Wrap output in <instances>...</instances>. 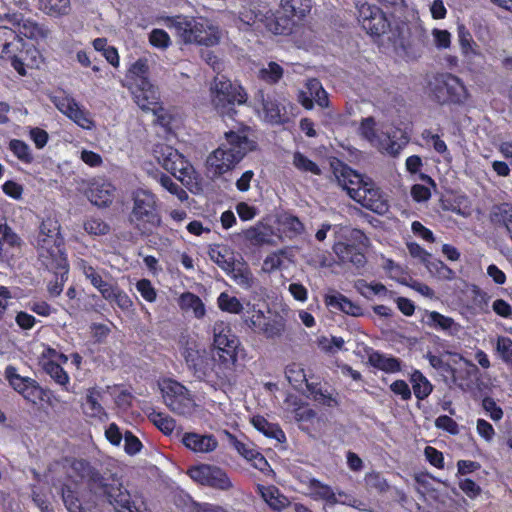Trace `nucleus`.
<instances>
[{
    "label": "nucleus",
    "mask_w": 512,
    "mask_h": 512,
    "mask_svg": "<svg viewBox=\"0 0 512 512\" xmlns=\"http://www.w3.org/2000/svg\"><path fill=\"white\" fill-rule=\"evenodd\" d=\"M257 142L251 129L240 125L224 133V140L206 159V168L212 177H219L233 170L248 153L256 150Z\"/></svg>",
    "instance_id": "nucleus-1"
},
{
    "label": "nucleus",
    "mask_w": 512,
    "mask_h": 512,
    "mask_svg": "<svg viewBox=\"0 0 512 512\" xmlns=\"http://www.w3.org/2000/svg\"><path fill=\"white\" fill-rule=\"evenodd\" d=\"M73 469L79 473L82 479L87 481L88 488L97 496L105 497L119 512H145L146 505L142 499L131 498L119 479L115 477L105 478L87 461L77 460L73 463Z\"/></svg>",
    "instance_id": "nucleus-2"
},
{
    "label": "nucleus",
    "mask_w": 512,
    "mask_h": 512,
    "mask_svg": "<svg viewBox=\"0 0 512 512\" xmlns=\"http://www.w3.org/2000/svg\"><path fill=\"white\" fill-rule=\"evenodd\" d=\"M62 246L63 238L60 234L58 220L47 217L41 222L36 238L38 255L48 269H59L61 274H65L68 272V265ZM61 278H63V275H61Z\"/></svg>",
    "instance_id": "nucleus-3"
},
{
    "label": "nucleus",
    "mask_w": 512,
    "mask_h": 512,
    "mask_svg": "<svg viewBox=\"0 0 512 512\" xmlns=\"http://www.w3.org/2000/svg\"><path fill=\"white\" fill-rule=\"evenodd\" d=\"M129 223L143 234H148L161 223L159 200L149 189L136 188L130 194Z\"/></svg>",
    "instance_id": "nucleus-4"
},
{
    "label": "nucleus",
    "mask_w": 512,
    "mask_h": 512,
    "mask_svg": "<svg viewBox=\"0 0 512 512\" xmlns=\"http://www.w3.org/2000/svg\"><path fill=\"white\" fill-rule=\"evenodd\" d=\"M210 101L221 115L232 116L236 113L235 104L241 105L247 101L244 88L231 82L226 76L218 74L210 85Z\"/></svg>",
    "instance_id": "nucleus-5"
},
{
    "label": "nucleus",
    "mask_w": 512,
    "mask_h": 512,
    "mask_svg": "<svg viewBox=\"0 0 512 512\" xmlns=\"http://www.w3.org/2000/svg\"><path fill=\"white\" fill-rule=\"evenodd\" d=\"M375 125L376 123L374 118L367 117L362 120L359 131L362 137L368 140L382 153L395 157L408 144L409 138L401 131H393L392 133L382 132L381 134H377Z\"/></svg>",
    "instance_id": "nucleus-6"
},
{
    "label": "nucleus",
    "mask_w": 512,
    "mask_h": 512,
    "mask_svg": "<svg viewBox=\"0 0 512 512\" xmlns=\"http://www.w3.org/2000/svg\"><path fill=\"white\" fill-rule=\"evenodd\" d=\"M431 97L439 104H460L468 98V92L463 82L455 75L441 73L429 82Z\"/></svg>",
    "instance_id": "nucleus-7"
},
{
    "label": "nucleus",
    "mask_w": 512,
    "mask_h": 512,
    "mask_svg": "<svg viewBox=\"0 0 512 512\" xmlns=\"http://www.w3.org/2000/svg\"><path fill=\"white\" fill-rule=\"evenodd\" d=\"M154 156L158 163L182 183H190L194 168L190 162L175 148L164 143L155 145Z\"/></svg>",
    "instance_id": "nucleus-8"
},
{
    "label": "nucleus",
    "mask_w": 512,
    "mask_h": 512,
    "mask_svg": "<svg viewBox=\"0 0 512 512\" xmlns=\"http://www.w3.org/2000/svg\"><path fill=\"white\" fill-rule=\"evenodd\" d=\"M163 399L166 406L174 413L189 416L195 410V402L185 386L176 381L164 382Z\"/></svg>",
    "instance_id": "nucleus-9"
},
{
    "label": "nucleus",
    "mask_w": 512,
    "mask_h": 512,
    "mask_svg": "<svg viewBox=\"0 0 512 512\" xmlns=\"http://www.w3.org/2000/svg\"><path fill=\"white\" fill-rule=\"evenodd\" d=\"M188 475L195 482L221 491H229L233 483L227 472L215 465L201 464L188 470Z\"/></svg>",
    "instance_id": "nucleus-10"
},
{
    "label": "nucleus",
    "mask_w": 512,
    "mask_h": 512,
    "mask_svg": "<svg viewBox=\"0 0 512 512\" xmlns=\"http://www.w3.org/2000/svg\"><path fill=\"white\" fill-rule=\"evenodd\" d=\"M358 21L362 28L372 36H380L389 28L385 14L375 5L363 3L358 7Z\"/></svg>",
    "instance_id": "nucleus-11"
},
{
    "label": "nucleus",
    "mask_w": 512,
    "mask_h": 512,
    "mask_svg": "<svg viewBox=\"0 0 512 512\" xmlns=\"http://www.w3.org/2000/svg\"><path fill=\"white\" fill-rule=\"evenodd\" d=\"M213 345L217 350V356L224 354V356L237 358L236 351L239 346V340L232 333L229 325L223 321H218L213 325Z\"/></svg>",
    "instance_id": "nucleus-12"
},
{
    "label": "nucleus",
    "mask_w": 512,
    "mask_h": 512,
    "mask_svg": "<svg viewBox=\"0 0 512 512\" xmlns=\"http://www.w3.org/2000/svg\"><path fill=\"white\" fill-rule=\"evenodd\" d=\"M236 360L237 358L224 356V354H219V356L215 357L209 373L210 376L207 377L206 383L214 388H222L231 384L233 379V366Z\"/></svg>",
    "instance_id": "nucleus-13"
},
{
    "label": "nucleus",
    "mask_w": 512,
    "mask_h": 512,
    "mask_svg": "<svg viewBox=\"0 0 512 512\" xmlns=\"http://www.w3.org/2000/svg\"><path fill=\"white\" fill-rule=\"evenodd\" d=\"M355 201L380 215L385 214L389 209L387 199L372 179L364 184L360 193H356Z\"/></svg>",
    "instance_id": "nucleus-14"
},
{
    "label": "nucleus",
    "mask_w": 512,
    "mask_h": 512,
    "mask_svg": "<svg viewBox=\"0 0 512 512\" xmlns=\"http://www.w3.org/2000/svg\"><path fill=\"white\" fill-rule=\"evenodd\" d=\"M131 90L134 101L142 110L156 113L159 108V95L149 80L133 83Z\"/></svg>",
    "instance_id": "nucleus-15"
},
{
    "label": "nucleus",
    "mask_w": 512,
    "mask_h": 512,
    "mask_svg": "<svg viewBox=\"0 0 512 512\" xmlns=\"http://www.w3.org/2000/svg\"><path fill=\"white\" fill-rule=\"evenodd\" d=\"M197 20L198 17L177 15L174 17H167L164 22L165 26L181 43L193 44V41H196V38L192 33V24H195Z\"/></svg>",
    "instance_id": "nucleus-16"
},
{
    "label": "nucleus",
    "mask_w": 512,
    "mask_h": 512,
    "mask_svg": "<svg viewBox=\"0 0 512 512\" xmlns=\"http://www.w3.org/2000/svg\"><path fill=\"white\" fill-rule=\"evenodd\" d=\"M183 445L194 453L206 454L214 452L219 443L213 434L186 432L182 436Z\"/></svg>",
    "instance_id": "nucleus-17"
},
{
    "label": "nucleus",
    "mask_w": 512,
    "mask_h": 512,
    "mask_svg": "<svg viewBox=\"0 0 512 512\" xmlns=\"http://www.w3.org/2000/svg\"><path fill=\"white\" fill-rule=\"evenodd\" d=\"M192 33L195 35L196 41L193 44L203 46H214L219 43L220 32L210 20L198 17L195 24H192Z\"/></svg>",
    "instance_id": "nucleus-18"
},
{
    "label": "nucleus",
    "mask_w": 512,
    "mask_h": 512,
    "mask_svg": "<svg viewBox=\"0 0 512 512\" xmlns=\"http://www.w3.org/2000/svg\"><path fill=\"white\" fill-rule=\"evenodd\" d=\"M339 185L347 191L348 195L355 201L356 193H360L363 186L371 178L363 176L348 166H342L339 174L336 175Z\"/></svg>",
    "instance_id": "nucleus-19"
},
{
    "label": "nucleus",
    "mask_w": 512,
    "mask_h": 512,
    "mask_svg": "<svg viewBox=\"0 0 512 512\" xmlns=\"http://www.w3.org/2000/svg\"><path fill=\"white\" fill-rule=\"evenodd\" d=\"M115 187L105 181H94L90 184L86 194L90 202L98 207L109 206L114 198Z\"/></svg>",
    "instance_id": "nucleus-20"
},
{
    "label": "nucleus",
    "mask_w": 512,
    "mask_h": 512,
    "mask_svg": "<svg viewBox=\"0 0 512 512\" xmlns=\"http://www.w3.org/2000/svg\"><path fill=\"white\" fill-rule=\"evenodd\" d=\"M423 321L428 327L446 332L450 336L457 335L461 329L460 325L453 318L437 311H425Z\"/></svg>",
    "instance_id": "nucleus-21"
},
{
    "label": "nucleus",
    "mask_w": 512,
    "mask_h": 512,
    "mask_svg": "<svg viewBox=\"0 0 512 512\" xmlns=\"http://www.w3.org/2000/svg\"><path fill=\"white\" fill-rule=\"evenodd\" d=\"M457 36L461 53L467 64L472 65L477 57L482 58L478 45L464 24H458Z\"/></svg>",
    "instance_id": "nucleus-22"
},
{
    "label": "nucleus",
    "mask_w": 512,
    "mask_h": 512,
    "mask_svg": "<svg viewBox=\"0 0 512 512\" xmlns=\"http://www.w3.org/2000/svg\"><path fill=\"white\" fill-rule=\"evenodd\" d=\"M5 376L10 385L27 400H31L36 391V382L29 377H22L13 366L5 369Z\"/></svg>",
    "instance_id": "nucleus-23"
},
{
    "label": "nucleus",
    "mask_w": 512,
    "mask_h": 512,
    "mask_svg": "<svg viewBox=\"0 0 512 512\" xmlns=\"http://www.w3.org/2000/svg\"><path fill=\"white\" fill-rule=\"evenodd\" d=\"M334 252L344 263H351L356 268L363 267L366 263V257L361 248L352 244L337 243L334 245Z\"/></svg>",
    "instance_id": "nucleus-24"
},
{
    "label": "nucleus",
    "mask_w": 512,
    "mask_h": 512,
    "mask_svg": "<svg viewBox=\"0 0 512 512\" xmlns=\"http://www.w3.org/2000/svg\"><path fill=\"white\" fill-rule=\"evenodd\" d=\"M257 490L267 505L276 511H281L290 505L289 499L277 487L258 485Z\"/></svg>",
    "instance_id": "nucleus-25"
},
{
    "label": "nucleus",
    "mask_w": 512,
    "mask_h": 512,
    "mask_svg": "<svg viewBox=\"0 0 512 512\" xmlns=\"http://www.w3.org/2000/svg\"><path fill=\"white\" fill-rule=\"evenodd\" d=\"M226 273L243 289L248 290L254 284V277L249 266L240 260L234 262Z\"/></svg>",
    "instance_id": "nucleus-26"
},
{
    "label": "nucleus",
    "mask_w": 512,
    "mask_h": 512,
    "mask_svg": "<svg viewBox=\"0 0 512 512\" xmlns=\"http://www.w3.org/2000/svg\"><path fill=\"white\" fill-rule=\"evenodd\" d=\"M368 362L375 368L383 370L387 373H395L400 371L401 366L397 358L386 356L373 349L367 350Z\"/></svg>",
    "instance_id": "nucleus-27"
},
{
    "label": "nucleus",
    "mask_w": 512,
    "mask_h": 512,
    "mask_svg": "<svg viewBox=\"0 0 512 512\" xmlns=\"http://www.w3.org/2000/svg\"><path fill=\"white\" fill-rule=\"evenodd\" d=\"M18 35L16 31L6 26H0V57H12L18 50Z\"/></svg>",
    "instance_id": "nucleus-28"
},
{
    "label": "nucleus",
    "mask_w": 512,
    "mask_h": 512,
    "mask_svg": "<svg viewBox=\"0 0 512 512\" xmlns=\"http://www.w3.org/2000/svg\"><path fill=\"white\" fill-rule=\"evenodd\" d=\"M251 423L259 432L269 438L277 440V442L281 443L286 440L285 434L281 428L277 424L268 422L263 416H254L251 419Z\"/></svg>",
    "instance_id": "nucleus-29"
},
{
    "label": "nucleus",
    "mask_w": 512,
    "mask_h": 512,
    "mask_svg": "<svg viewBox=\"0 0 512 512\" xmlns=\"http://www.w3.org/2000/svg\"><path fill=\"white\" fill-rule=\"evenodd\" d=\"M325 303L328 307L341 310L349 315L357 316L360 313V307L354 305L348 298L340 293L326 295Z\"/></svg>",
    "instance_id": "nucleus-30"
},
{
    "label": "nucleus",
    "mask_w": 512,
    "mask_h": 512,
    "mask_svg": "<svg viewBox=\"0 0 512 512\" xmlns=\"http://www.w3.org/2000/svg\"><path fill=\"white\" fill-rule=\"evenodd\" d=\"M226 434L228 436L230 444L242 457L249 461L258 460L259 462L267 464L264 457L253 447L252 443L242 442L229 432H226Z\"/></svg>",
    "instance_id": "nucleus-31"
},
{
    "label": "nucleus",
    "mask_w": 512,
    "mask_h": 512,
    "mask_svg": "<svg viewBox=\"0 0 512 512\" xmlns=\"http://www.w3.org/2000/svg\"><path fill=\"white\" fill-rule=\"evenodd\" d=\"M208 255L210 259L225 272L237 261L234 259L233 253L229 251V249L220 245L210 246Z\"/></svg>",
    "instance_id": "nucleus-32"
},
{
    "label": "nucleus",
    "mask_w": 512,
    "mask_h": 512,
    "mask_svg": "<svg viewBox=\"0 0 512 512\" xmlns=\"http://www.w3.org/2000/svg\"><path fill=\"white\" fill-rule=\"evenodd\" d=\"M179 306L184 311H192L194 316L198 319L204 317L206 312L205 305L200 297L191 292L181 294Z\"/></svg>",
    "instance_id": "nucleus-33"
},
{
    "label": "nucleus",
    "mask_w": 512,
    "mask_h": 512,
    "mask_svg": "<svg viewBox=\"0 0 512 512\" xmlns=\"http://www.w3.org/2000/svg\"><path fill=\"white\" fill-rule=\"evenodd\" d=\"M491 220L496 224H502L512 236V205L502 203L495 205L491 210Z\"/></svg>",
    "instance_id": "nucleus-34"
},
{
    "label": "nucleus",
    "mask_w": 512,
    "mask_h": 512,
    "mask_svg": "<svg viewBox=\"0 0 512 512\" xmlns=\"http://www.w3.org/2000/svg\"><path fill=\"white\" fill-rule=\"evenodd\" d=\"M100 392L95 388L89 389L83 404L84 413L89 417L100 418L104 415V409L99 403Z\"/></svg>",
    "instance_id": "nucleus-35"
},
{
    "label": "nucleus",
    "mask_w": 512,
    "mask_h": 512,
    "mask_svg": "<svg viewBox=\"0 0 512 512\" xmlns=\"http://www.w3.org/2000/svg\"><path fill=\"white\" fill-rule=\"evenodd\" d=\"M412 388L417 399L423 400L428 397L433 386L429 380L419 371H415L411 376Z\"/></svg>",
    "instance_id": "nucleus-36"
},
{
    "label": "nucleus",
    "mask_w": 512,
    "mask_h": 512,
    "mask_svg": "<svg viewBox=\"0 0 512 512\" xmlns=\"http://www.w3.org/2000/svg\"><path fill=\"white\" fill-rule=\"evenodd\" d=\"M281 6L288 15L303 18L311 10V0H281Z\"/></svg>",
    "instance_id": "nucleus-37"
},
{
    "label": "nucleus",
    "mask_w": 512,
    "mask_h": 512,
    "mask_svg": "<svg viewBox=\"0 0 512 512\" xmlns=\"http://www.w3.org/2000/svg\"><path fill=\"white\" fill-rule=\"evenodd\" d=\"M40 9L54 17L66 15L70 11V0H40Z\"/></svg>",
    "instance_id": "nucleus-38"
},
{
    "label": "nucleus",
    "mask_w": 512,
    "mask_h": 512,
    "mask_svg": "<svg viewBox=\"0 0 512 512\" xmlns=\"http://www.w3.org/2000/svg\"><path fill=\"white\" fill-rule=\"evenodd\" d=\"M18 32L30 39L46 38L49 33L48 29L39 25L32 19H23L18 28Z\"/></svg>",
    "instance_id": "nucleus-39"
},
{
    "label": "nucleus",
    "mask_w": 512,
    "mask_h": 512,
    "mask_svg": "<svg viewBox=\"0 0 512 512\" xmlns=\"http://www.w3.org/2000/svg\"><path fill=\"white\" fill-rule=\"evenodd\" d=\"M153 178L168 192L175 195L180 201H185L188 198L187 192L180 187L178 184L173 182L171 177L168 175L157 172L154 174Z\"/></svg>",
    "instance_id": "nucleus-40"
},
{
    "label": "nucleus",
    "mask_w": 512,
    "mask_h": 512,
    "mask_svg": "<svg viewBox=\"0 0 512 512\" xmlns=\"http://www.w3.org/2000/svg\"><path fill=\"white\" fill-rule=\"evenodd\" d=\"M292 164L297 170L303 173H311L313 175L321 174L320 167L301 152L297 151L293 154Z\"/></svg>",
    "instance_id": "nucleus-41"
},
{
    "label": "nucleus",
    "mask_w": 512,
    "mask_h": 512,
    "mask_svg": "<svg viewBox=\"0 0 512 512\" xmlns=\"http://www.w3.org/2000/svg\"><path fill=\"white\" fill-rule=\"evenodd\" d=\"M242 319L249 329L260 334L265 321L264 313L261 310L256 309L253 305L251 310H247L242 316Z\"/></svg>",
    "instance_id": "nucleus-42"
},
{
    "label": "nucleus",
    "mask_w": 512,
    "mask_h": 512,
    "mask_svg": "<svg viewBox=\"0 0 512 512\" xmlns=\"http://www.w3.org/2000/svg\"><path fill=\"white\" fill-rule=\"evenodd\" d=\"M286 330L285 321L283 318H275L269 321H264L260 334H263L268 339L280 338Z\"/></svg>",
    "instance_id": "nucleus-43"
},
{
    "label": "nucleus",
    "mask_w": 512,
    "mask_h": 512,
    "mask_svg": "<svg viewBox=\"0 0 512 512\" xmlns=\"http://www.w3.org/2000/svg\"><path fill=\"white\" fill-rule=\"evenodd\" d=\"M84 230L92 236H103L109 233L110 226L100 217L91 216L83 223Z\"/></svg>",
    "instance_id": "nucleus-44"
},
{
    "label": "nucleus",
    "mask_w": 512,
    "mask_h": 512,
    "mask_svg": "<svg viewBox=\"0 0 512 512\" xmlns=\"http://www.w3.org/2000/svg\"><path fill=\"white\" fill-rule=\"evenodd\" d=\"M307 89L309 91V97H312L314 102H316L321 107L328 106V95L327 92L323 89L322 84L319 80L313 78L309 79L306 82Z\"/></svg>",
    "instance_id": "nucleus-45"
},
{
    "label": "nucleus",
    "mask_w": 512,
    "mask_h": 512,
    "mask_svg": "<svg viewBox=\"0 0 512 512\" xmlns=\"http://www.w3.org/2000/svg\"><path fill=\"white\" fill-rule=\"evenodd\" d=\"M218 307L225 312L240 314L244 307L237 297L230 296L226 292H222L217 299Z\"/></svg>",
    "instance_id": "nucleus-46"
},
{
    "label": "nucleus",
    "mask_w": 512,
    "mask_h": 512,
    "mask_svg": "<svg viewBox=\"0 0 512 512\" xmlns=\"http://www.w3.org/2000/svg\"><path fill=\"white\" fill-rule=\"evenodd\" d=\"M43 369L57 384L65 386L69 383L68 374L58 363L47 361L43 364Z\"/></svg>",
    "instance_id": "nucleus-47"
},
{
    "label": "nucleus",
    "mask_w": 512,
    "mask_h": 512,
    "mask_svg": "<svg viewBox=\"0 0 512 512\" xmlns=\"http://www.w3.org/2000/svg\"><path fill=\"white\" fill-rule=\"evenodd\" d=\"M67 117L83 129L90 130L95 126L93 120L89 116V113L84 108H81L79 104L70 111Z\"/></svg>",
    "instance_id": "nucleus-48"
},
{
    "label": "nucleus",
    "mask_w": 512,
    "mask_h": 512,
    "mask_svg": "<svg viewBox=\"0 0 512 512\" xmlns=\"http://www.w3.org/2000/svg\"><path fill=\"white\" fill-rule=\"evenodd\" d=\"M428 271L438 276L441 279L450 280L454 277V272L441 260L433 259L432 257L425 263Z\"/></svg>",
    "instance_id": "nucleus-49"
},
{
    "label": "nucleus",
    "mask_w": 512,
    "mask_h": 512,
    "mask_svg": "<svg viewBox=\"0 0 512 512\" xmlns=\"http://www.w3.org/2000/svg\"><path fill=\"white\" fill-rule=\"evenodd\" d=\"M215 357H210L206 354V352L200 357L198 362L193 366L191 371L193 372L194 376L198 378L199 380L205 381L207 377L210 376V370L213 364Z\"/></svg>",
    "instance_id": "nucleus-50"
},
{
    "label": "nucleus",
    "mask_w": 512,
    "mask_h": 512,
    "mask_svg": "<svg viewBox=\"0 0 512 512\" xmlns=\"http://www.w3.org/2000/svg\"><path fill=\"white\" fill-rule=\"evenodd\" d=\"M283 76V68L276 62H269L259 70V77L267 83H277Z\"/></svg>",
    "instance_id": "nucleus-51"
},
{
    "label": "nucleus",
    "mask_w": 512,
    "mask_h": 512,
    "mask_svg": "<svg viewBox=\"0 0 512 512\" xmlns=\"http://www.w3.org/2000/svg\"><path fill=\"white\" fill-rule=\"evenodd\" d=\"M149 418L151 421L165 434H171L175 427L176 422L169 415L160 412H153Z\"/></svg>",
    "instance_id": "nucleus-52"
},
{
    "label": "nucleus",
    "mask_w": 512,
    "mask_h": 512,
    "mask_svg": "<svg viewBox=\"0 0 512 512\" xmlns=\"http://www.w3.org/2000/svg\"><path fill=\"white\" fill-rule=\"evenodd\" d=\"M51 101L55 107L66 116L78 104V102L71 95L65 93L52 96Z\"/></svg>",
    "instance_id": "nucleus-53"
},
{
    "label": "nucleus",
    "mask_w": 512,
    "mask_h": 512,
    "mask_svg": "<svg viewBox=\"0 0 512 512\" xmlns=\"http://www.w3.org/2000/svg\"><path fill=\"white\" fill-rule=\"evenodd\" d=\"M10 150L13 154L22 162L30 163L33 160L32 153L30 151L29 146L21 140L14 139L10 141L9 144Z\"/></svg>",
    "instance_id": "nucleus-54"
},
{
    "label": "nucleus",
    "mask_w": 512,
    "mask_h": 512,
    "mask_svg": "<svg viewBox=\"0 0 512 512\" xmlns=\"http://www.w3.org/2000/svg\"><path fill=\"white\" fill-rule=\"evenodd\" d=\"M285 254V250H278L268 255L263 261L262 270L266 273H271L280 269L283 265Z\"/></svg>",
    "instance_id": "nucleus-55"
},
{
    "label": "nucleus",
    "mask_w": 512,
    "mask_h": 512,
    "mask_svg": "<svg viewBox=\"0 0 512 512\" xmlns=\"http://www.w3.org/2000/svg\"><path fill=\"white\" fill-rule=\"evenodd\" d=\"M357 290L365 297L373 295L387 294L388 290L381 283H367L365 280H358L356 282Z\"/></svg>",
    "instance_id": "nucleus-56"
},
{
    "label": "nucleus",
    "mask_w": 512,
    "mask_h": 512,
    "mask_svg": "<svg viewBox=\"0 0 512 512\" xmlns=\"http://www.w3.org/2000/svg\"><path fill=\"white\" fill-rule=\"evenodd\" d=\"M307 388L315 402L328 407H335L338 405L337 400L330 393H327L326 391H323L322 389L316 388L312 385H307Z\"/></svg>",
    "instance_id": "nucleus-57"
},
{
    "label": "nucleus",
    "mask_w": 512,
    "mask_h": 512,
    "mask_svg": "<svg viewBox=\"0 0 512 512\" xmlns=\"http://www.w3.org/2000/svg\"><path fill=\"white\" fill-rule=\"evenodd\" d=\"M77 267L85 276V278L90 281L93 287H95L103 279L97 269L84 259H79L77 261Z\"/></svg>",
    "instance_id": "nucleus-58"
},
{
    "label": "nucleus",
    "mask_w": 512,
    "mask_h": 512,
    "mask_svg": "<svg viewBox=\"0 0 512 512\" xmlns=\"http://www.w3.org/2000/svg\"><path fill=\"white\" fill-rule=\"evenodd\" d=\"M365 483L368 488L374 489L378 492H385L389 488L386 479L378 472L368 473L365 476Z\"/></svg>",
    "instance_id": "nucleus-59"
},
{
    "label": "nucleus",
    "mask_w": 512,
    "mask_h": 512,
    "mask_svg": "<svg viewBox=\"0 0 512 512\" xmlns=\"http://www.w3.org/2000/svg\"><path fill=\"white\" fill-rule=\"evenodd\" d=\"M148 71L149 66L146 59H138L129 69V73L134 78V83H140L141 80H148Z\"/></svg>",
    "instance_id": "nucleus-60"
},
{
    "label": "nucleus",
    "mask_w": 512,
    "mask_h": 512,
    "mask_svg": "<svg viewBox=\"0 0 512 512\" xmlns=\"http://www.w3.org/2000/svg\"><path fill=\"white\" fill-rule=\"evenodd\" d=\"M151 45L157 48H167L171 41L168 33L162 29H153L149 35Z\"/></svg>",
    "instance_id": "nucleus-61"
},
{
    "label": "nucleus",
    "mask_w": 512,
    "mask_h": 512,
    "mask_svg": "<svg viewBox=\"0 0 512 512\" xmlns=\"http://www.w3.org/2000/svg\"><path fill=\"white\" fill-rule=\"evenodd\" d=\"M496 350L505 362H509L512 359V340L505 336L498 337Z\"/></svg>",
    "instance_id": "nucleus-62"
},
{
    "label": "nucleus",
    "mask_w": 512,
    "mask_h": 512,
    "mask_svg": "<svg viewBox=\"0 0 512 512\" xmlns=\"http://www.w3.org/2000/svg\"><path fill=\"white\" fill-rule=\"evenodd\" d=\"M432 36L435 46L438 49H447L451 45V34L448 30L434 28Z\"/></svg>",
    "instance_id": "nucleus-63"
},
{
    "label": "nucleus",
    "mask_w": 512,
    "mask_h": 512,
    "mask_svg": "<svg viewBox=\"0 0 512 512\" xmlns=\"http://www.w3.org/2000/svg\"><path fill=\"white\" fill-rule=\"evenodd\" d=\"M136 289L146 301L154 302L156 300V291L149 280H139L136 283Z\"/></svg>",
    "instance_id": "nucleus-64"
}]
</instances>
